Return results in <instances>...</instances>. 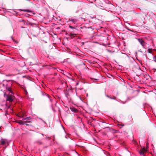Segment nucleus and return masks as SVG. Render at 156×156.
Wrapping results in <instances>:
<instances>
[{"instance_id": "f257e3e1", "label": "nucleus", "mask_w": 156, "mask_h": 156, "mask_svg": "<svg viewBox=\"0 0 156 156\" xmlns=\"http://www.w3.org/2000/svg\"><path fill=\"white\" fill-rule=\"evenodd\" d=\"M11 83L10 82L7 80H4L2 82L0 83V89L1 91L6 90L8 91L11 90Z\"/></svg>"}, {"instance_id": "f03ea898", "label": "nucleus", "mask_w": 156, "mask_h": 156, "mask_svg": "<svg viewBox=\"0 0 156 156\" xmlns=\"http://www.w3.org/2000/svg\"><path fill=\"white\" fill-rule=\"evenodd\" d=\"M136 39L141 44V45H142L143 48H145L144 47V46L145 45L146 43L141 38H136Z\"/></svg>"}, {"instance_id": "7ed1b4c3", "label": "nucleus", "mask_w": 156, "mask_h": 156, "mask_svg": "<svg viewBox=\"0 0 156 156\" xmlns=\"http://www.w3.org/2000/svg\"><path fill=\"white\" fill-rule=\"evenodd\" d=\"M4 106L5 107V108L4 109V110L5 111V114L6 115H7L8 114V110L9 109L11 110V108H10V105L7 106L6 104H5Z\"/></svg>"}, {"instance_id": "20e7f679", "label": "nucleus", "mask_w": 156, "mask_h": 156, "mask_svg": "<svg viewBox=\"0 0 156 156\" xmlns=\"http://www.w3.org/2000/svg\"><path fill=\"white\" fill-rule=\"evenodd\" d=\"M20 117L22 118V120H24L25 122L30 123L31 122V121H30L31 119V118L30 117H27L26 118H23L21 116H20Z\"/></svg>"}, {"instance_id": "39448f33", "label": "nucleus", "mask_w": 156, "mask_h": 156, "mask_svg": "<svg viewBox=\"0 0 156 156\" xmlns=\"http://www.w3.org/2000/svg\"><path fill=\"white\" fill-rule=\"evenodd\" d=\"M7 101L9 102L12 101L13 100V98L12 95H8L6 98Z\"/></svg>"}, {"instance_id": "423d86ee", "label": "nucleus", "mask_w": 156, "mask_h": 156, "mask_svg": "<svg viewBox=\"0 0 156 156\" xmlns=\"http://www.w3.org/2000/svg\"><path fill=\"white\" fill-rule=\"evenodd\" d=\"M69 21L72 22L73 23L75 24L77 23L78 22V20L76 19H73L72 18H71L69 19Z\"/></svg>"}, {"instance_id": "0eeeda50", "label": "nucleus", "mask_w": 156, "mask_h": 156, "mask_svg": "<svg viewBox=\"0 0 156 156\" xmlns=\"http://www.w3.org/2000/svg\"><path fill=\"white\" fill-rule=\"evenodd\" d=\"M147 151V149L145 147H144L140 152V153L141 155H143L144 152Z\"/></svg>"}, {"instance_id": "6e6552de", "label": "nucleus", "mask_w": 156, "mask_h": 156, "mask_svg": "<svg viewBox=\"0 0 156 156\" xmlns=\"http://www.w3.org/2000/svg\"><path fill=\"white\" fill-rule=\"evenodd\" d=\"M42 95L43 96H46L50 100V101H51V98L50 96L48 94L45 93H42Z\"/></svg>"}, {"instance_id": "1a4fd4ad", "label": "nucleus", "mask_w": 156, "mask_h": 156, "mask_svg": "<svg viewBox=\"0 0 156 156\" xmlns=\"http://www.w3.org/2000/svg\"><path fill=\"white\" fill-rule=\"evenodd\" d=\"M6 140L2 139L1 140V144L2 145H4L6 143Z\"/></svg>"}, {"instance_id": "9d476101", "label": "nucleus", "mask_w": 156, "mask_h": 156, "mask_svg": "<svg viewBox=\"0 0 156 156\" xmlns=\"http://www.w3.org/2000/svg\"><path fill=\"white\" fill-rule=\"evenodd\" d=\"M20 11H23V12H32V11L31 10L28 9H20Z\"/></svg>"}, {"instance_id": "9b49d317", "label": "nucleus", "mask_w": 156, "mask_h": 156, "mask_svg": "<svg viewBox=\"0 0 156 156\" xmlns=\"http://www.w3.org/2000/svg\"><path fill=\"white\" fill-rule=\"evenodd\" d=\"M70 109L71 111L74 112H76L77 111V109L74 108H71Z\"/></svg>"}, {"instance_id": "f8f14e48", "label": "nucleus", "mask_w": 156, "mask_h": 156, "mask_svg": "<svg viewBox=\"0 0 156 156\" xmlns=\"http://www.w3.org/2000/svg\"><path fill=\"white\" fill-rule=\"evenodd\" d=\"M18 123L20 125H24L25 124H26L25 122L24 121H23L22 120H19L18 122Z\"/></svg>"}, {"instance_id": "ddd939ff", "label": "nucleus", "mask_w": 156, "mask_h": 156, "mask_svg": "<svg viewBox=\"0 0 156 156\" xmlns=\"http://www.w3.org/2000/svg\"><path fill=\"white\" fill-rule=\"evenodd\" d=\"M106 50H107V51L109 53H113L115 52L114 51H113L112 50L113 49H106Z\"/></svg>"}, {"instance_id": "4468645a", "label": "nucleus", "mask_w": 156, "mask_h": 156, "mask_svg": "<svg viewBox=\"0 0 156 156\" xmlns=\"http://www.w3.org/2000/svg\"><path fill=\"white\" fill-rule=\"evenodd\" d=\"M105 2V3L107 4H110V2L108 0H103Z\"/></svg>"}, {"instance_id": "2eb2a0df", "label": "nucleus", "mask_w": 156, "mask_h": 156, "mask_svg": "<svg viewBox=\"0 0 156 156\" xmlns=\"http://www.w3.org/2000/svg\"><path fill=\"white\" fill-rule=\"evenodd\" d=\"M124 126V125H121V124H119L118 125V126L120 127V128H122V127L123 126Z\"/></svg>"}, {"instance_id": "dca6fc26", "label": "nucleus", "mask_w": 156, "mask_h": 156, "mask_svg": "<svg viewBox=\"0 0 156 156\" xmlns=\"http://www.w3.org/2000/svg\"><path fill=\"white\" fill-rule=\"evenodd\" d=\"M110 98V99H114V100H115V99H116V97H114L113 98H112V97H110V98Z\"/></svg>"}, {"instance_id": "f3484780", "label": "nucleus", "mask_w": 156, "mask_h": 156, "mask_svg": "<svg viewBox=\"0 0 156 156\" xmlns=\"http://www.w3.org/2000/svg\"><path fill=\"white\" fill-rule=\"evenodd\" d=\"M31 23L29 22H27L26 23V24L27 25H30V24Z\"/></svg>"}, {"instance_id": "a211bd4d", "label": "nucleus", "mask_w": 156, "mask_h": 156, "mask_svg": "<svg viewBox=\"0 0 156 156\" xmlns=\"http://www.w3.org/2000/svg\"><path fill=\"white\" fill-rule=\"evenodd\" d=\"M153 59L154 61L156 62V55L154 57Z\"/></svg>"}, {"instance_id": "6ab92c4d", "label": "nucleus", "mask_w": 156, "mask_h": 156, "mask_svg": "<svg viewBox=\"0 0 156 156\" xmlns=\"http://www.w3.org/2000/svg\"><path fill=\"white\" fill-rule=\"evenodd\" d=\"M69 27L71 29H74L75 28V27H73V26H72L70 25H69Z\"/></svg>"}, {"instance_id": "aec40b11", "label": "nucleus", "mask_w": 156, "mask_h": 156, "mask_svg": "<svg viewBox=\"0 0 156 156\" xmlns=\"http://www.w3.org/2000/svg\"><path fill=\"white\" fill-rule=\"evenodd\" d=\"M12 38V40H13V41L15 42V43H16V44H17L18 43V42L17 41H15V40H14Z\"/></svg>"}, {"instance_id": "412c9836", "label": "nucleus", "mask_w": 156, "mask_h": 156, "mask_svg": "<svg viewBox=\"0 0 156 156\" xmlns=\"http://www.w3.org/2000/svg\"><path fill=\"white\" fill-rule=\"evenodd\" d=\"M134 97H131V98H128V99H128V100H130L131 99L133 98Z\"/></svg>"}, {"instance_id": "4be33fe9", "label": "nucleus", "mask_w": 156, "mask_h": 156, "mask_svg": "<svg viewBox=\"0 0 156 156\" xmlns=\"http://www.w3.org/2000/svg\"><path fill=\"white\" fill-rule=\"evenodd\" d=\"M109 75H110V76H108V77H109V78H111V77H112V75H110V74H108Z\"/></svg>"}, {"instance_id": "5701e85b", "label": "nucleus", "mask_w": 156, "mask_h": 156, "mask_svg": "<svg viewBox=\"0 0 156 156\" xmlns=\"http://www.w3.org/2000/svg\"><path fill=\"white\" fill-rule=\"evenodd\" d=\"M151 50L152 49H148V51L150 53H151Z\"/></svg>"}, {"instance_id": "b1692460", "label": "nucleus", "mask_w": 156, "mask_h": 156, "mask_svg": "<svg viewBox=\"0 0 156 156\" xmlns=\"http://www.w3.org/2000/svg\"><path fill=\"white\" fill-rule=\"evenodd\" d=\"M25 93L27 95L28 94V92H27V91L26 90H25Z\"/></svg>"}, {"instance_id": "393cba45", "label": "nucleus", "mask_w": 156, "mask_h": 156, "mask_svg": "<svg viewBox=\"0 0 156 156\" xmlns=\"http://www.w3.org/2000/svg\"><path fill=\"white\" fill-rule=\"evenodd\" d=\"M106 95V97H108V98H110V96H108V95H106H106Z\"/></svg>"}, {"instance_id": "a878e982", "label": "nucleus", "mask_w": 156, "mask_h": 156, "mask_svg": "<svg viewBox=\"0 0 156 156\" xmlns=\"http://www.w3.org/2000/svg\"><path fill=\"white\" fill-rule=\"evenodd\" d=\"M148 142L147 141V148H148Z\"/></svg>"}, {"instance_id": "bb28decb", "label": "nucleus", "mask_w": 156, "mask_h": 156, "mask_svg": "<svg viewBox=\"0 0 156 156\" xmlns=\"http://www.w3.org/2000/svg\"><path fill=\"white\" fill-rule=\"evenodd\" d=\"M33 24H34L31 23L30 24V25L31 26H32Z\"/></svg>"}, {"instance_id": "cd10ccee", "label": "nucleus", "mask_w": 156, "mask_h": 156, "mask_svg": "<svg viewBox=\"0 0 156 156\" xmlns=\"http://www.w3.org/2000/svg\"><path fill=\"white\" fill-rule=\"evenodd\" d=\"M22 21L24 23H25V21L24 20H22Z\"/></svg>"}, {"instance_id": "c85d7f7f", "label": "nucleus", "mask_w": 156, "mask_h": 156, "mask_svg": "<svg viewBox=\"0 0 156 156\" xmlns=\"http://www.w3.org/2000/svg\"><path fill=\"white\" fill-rule=\"evenodd\" d=\"M79 12V10H77V11H76V13H77V12Z\"/></svg>"}, {"instance_id": "c756f323", "label": "nucleus", "mask_w": 156, "mask_h": 156, "mask_svg": "<svg viewBox=\"0 0 156 156\" xmlns=\"http://www.w3.org/2000/svg\"><path fill=\"white\" fill-rule=\"evenodd\" d=\"M14 12H16V14H17V12L16 11H14Z\"/></svg>"}, {"instance_id": "7c9ffc66", "label": "nucleus", "mask_w": 156, "mask_h": 156, "mask_svg": "<svg viewBox=\"0 0 156 156\" xmlns=\"http://www.w3.org/2000/svg\"><path fill=\"white\" fill-rule=\"evenodd\" d=\"M43 122H44V123H45V124L46 123V122H45V121H43Z\"/></svg>"}, {"instance_id": "2f4dec72", "label": "nucleus", "mask_w": 156, "mask_h": 156, "mask_svg": "<svg viewBox=\"0 0 156 156\" xmlns=\"http://www.w3.org/2000/svg\"><path fill=\"white\" fill-rule=\"evenodd\" d=\"M27 126H28V124H27V123H26V124H25Z\"/></svg>"}, {"instance_id": "473e14b6", "label": "nucleus", "mask_w": 156, "mask_h": 156, "mask_svg": "<svg viewBox=\"0 0 156 156\" xmlns=\"http://www.w3.org/2000/svg\"><path fill=\"white\" fill-rule=\"evenodd\" d=\"M21 27L23 28H24V27Z\"/></svg>"}, {"instance_id": "72a5a7b5", "label": "nucleus", "mask_w": 156, "mask_h": 156, "mask_svg": "<svg viewBox=\"0 0 156 156\" xmlns=\"http://www.w3.org/2000/svg\"><path fill=\"white\" fill-rule=\"evenodd\" d=\"M127 56H128V55L126 54H125Z\"/></svg>"}, {"instance_id": "f704fd0d", "label": "nucleus", "mask_w": 156, "mask_h": 156, "mask_svg": "<svg viewBox=\"0 0 156 156\" xmlns=\"http://www.w3.org/2000/svg\"><path fill=\"white\" fill-rule=\"evenodd\" d=\"M0 110H2L1 108H0Z\"/></svg>"}, {"instance_id": "c9c22d12", "label": "nucleus", "mask_w": 156, "mask_h": 156, "mask_svg": "<svg viewBox=\"0 0 156 156\" xmlns=\"http://www.w3.org/2000/svg\"><path fill=\"white\" fill-rule=\"evenodd\" d=\"M41 119V120H42L41 119Z\"/></svg>"}, {"instance_id": "e433bc0d", "label": "nucleus", "mask_w": 156, "mask_h": 156, "mask_svg": "<svg viewBox=\"0 0 156 156\" xmlns=\"http://www.w3.org/2000/svg\"><path fill=\"white\" fill-rule=\"evenodd\" d=\"M42 135H43V134H42Z\"/></svg>"}, {"instance_id": "4c0bfd02", "label": "nucleus", "mask_w": 156, "mask_h": 156, "mask_svg": "<svg viewBox=\"0 0 156 156\" xmlns=\"http://www.w3.org/2000/svg\"><path fill=\"white\" fill-rule=\"evenodd\" d=\"M95 80H97V79H95Z\"/></svg>"}, {"instance_id": "58836bf2", "label": "nucleus", "mask_w": 156, "mask_h": 156, "mask_svg": "<svg viewBox=\"0 0 156 156\" xmlns=\"http://www.w3.org/2000/svg\"><path fill=\"white\" fill-rule=\"evenodd\" d=\"M96 1V0H94V1Z\"/></svg>"}]
</instances>
